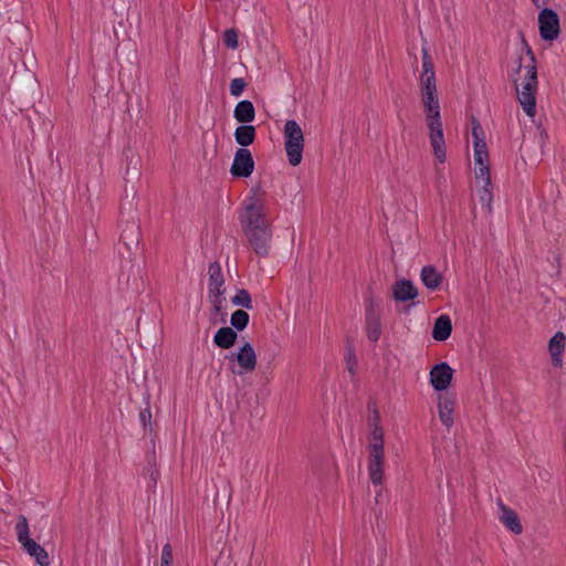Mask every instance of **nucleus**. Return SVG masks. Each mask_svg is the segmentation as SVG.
<instances>
[{"label": "nucleus", "mask_w": 566, "mask_h": 566, "mask_svg": "<svg viewBox=\"0 0 566 566\" xmlns=\"http://www.w3.org/2000/svg\"><path fill=\"white\" fill-rule=\"evenodd\" d=\"M241 223L254 253L260 258H266L270 253L272 230L270 221L265 217L264 205L251 198L250 202L245 205Z\"/></svg>", "instance_id": "nucleus-1"}, {"label": "nucleus", "mask_w": 566, "mask_h": 566, "mask_svg": "<svg viewBox=\"0 0 566 566\" xmlns=\"http://www.w3.org/2000/svg\"><path fill=\"white\" fill-rule=\"evenodd\" d=\"M421 95L426 113L427 126L429 128L430 145L433 149L434 157L439 163L443 164L447 159V149L442 129L438 92H424L421 93Z\"/></svg>", "instance_id": "nucleus-2"}, {"label": "nucleus", "mask_w": 566, "mask_h": 566, "mask_svg": "<svg viewBox=\"0 0 566 566\" xmlns=\"http://www.w3.org/2000/svg\"><path fill=\"white\" fill-rule=\"evenodd\" d=\"M284 147L291 166H297L303 158L304 135L301 126L294 119L285 122L284 129Z\"/></svg>", "instance_id": "nucleus-3"}, {"label": "nucleus", "mask_w": 566, "mask_h": 566, "mask_svg": "<svg viewBox=\"0 0 566 566\" xmlns=\"http://www.w3.org/2000/svg\"><path fill=\"white\" fill-rule=\"evenodd\" d=\"M15 533L18 542L22 545L23 549L34 559L40 566H50V558L46 551L30 537L29 524L24 515H19L15 524Z\"/></svg>", "instance_id": "nucleus-4"}, {"label": "nucleus", "mask_w": 566, "mask_h": 566, "mask_svg": "<svg viewBox=\"0 0 566 566\" xmlns=\"http://www.w3.org/2000/svg\"><path fill=\"white\" fill-rule=\"evenodd\" d=\"M224 358L230 363L229 368L234 375L252 373L256 367V354L249 342H245L237 353L227 354Z\"/></svg>", "instance_id": "nucleus-5"}, {"label": "nucleus", "mask_w": 566, "mask_h": 566, "mask_svg": "<svg viewBox=\"0 0 566 566\" xmlns=\"http://www.w3.org/2000/svg\"><path fill=\"white\" fill-rule=\"evenodd\" d=\"M542 8L538 14L539 35L545 41H554L560 32L559 18L553 9L545 8V6Z\"/></svg>", "instance_id": "nucleus-6"}, {"label": "nucleus", "mask_w": 566, "mask_h": 566, "mask_svg": "<svg viewBox=\"0 0 566 566\" xmlns=\"http://www.w3.org/2000/svg\"><path fill=\"white\" fill-rule=\"evenodd\" d=\"M254 170V159L248 148H239L233 158L230 172L237 178H248Z\"/></svg>", "instance_id": "nucleus-7"}, {"label": "nucleus", "mask_w": 566, "mask_h": 566, "mask_svg": "<svg viewBox=\"0 0 566 566\" xmlns=\"http://www.w3.org/2000/svg\"><path fill=\"white\" fill-rule=\"evenodd\" d=\"M472 139L475 165L489 163V153L485 143L484 130L475 117L472 118Z\"/></svg>", "instance_id": "nucleus-8"}, {"label": "nucleus", "mask_w": 566, "mask_h": 566, "mask_svg": "<svg viewBox=\"0 0 566 566\" xmlns=\"http://www.w3.org/2000/svg\"><path fill=\"white\" fill-rule=\"evenodd\" d=\"M430 384L437 391L446 390L452 380L453 369L450 367L448 363H440L434 365L430 373Z\"/></svg>", "instance_id": "nucleus-9"}, {"label": "nucleus", "mask_w": 566, "mask_h": 566, "mask_svg": "<svg viewBox=\"0 0 566 566\" xmlns=\"http://www.w3.org/2000/svg\"><path fill=\"white\" fill-rule=\"evenodd\" d=\"M421 93L438 92L433 63L427 49H422V72L420 75Z\"/></svg>", "instance_id": "nucleus-10"}, {"label": "nucleus", "mask_w": 566, "mask_h": 566, "mask_svg": "<svg viewBox=\"0 0 566 566\" xmlns=\"http://www.w3.org/2000/svg\"><path fill=\"white\" fill-rule=\"evenodd\" d=\"M385 452L368 451V475L374 485L381 484L384 481Z\"/></svg>", "instance_id": "nucleus-11"}, {"label": "nucleus", "mask_w": 566, "mask_h": 566, "mask_svg": "<svg viewBox=\"0 0 566 566\" xmlns=\"http://www.w3.org/2000/svg\"><path fill=\"white\" fill-rule=\"evenodd\" d=\"M365 327L367 338L373 343L378 342L381 335V323L380 315L375 311L373 301L366 305Z\"/></svg>", "instance_id": "nucleus-12"}, {"label": "nucleus", "mask_w": 566, "mask_h": 566, "mask_svg": "<svg viewBox=\"0 0 566 566\" xmlns=\"http://www.w3.org/2000/svg\"><path fill=\"white\" fill-rule=\"evenodd\" d=\"M209 295L222 296L224 294V277L222 274L221 265L219 262H212L209 264Z\"/></svg>", "instance_id": "nucleus-13"}, {"label": "nucleus", "mask_w": 566, "mask_h": 566, "mask_svg": "<svg viewBox=\"0 0 566 566\" xmlns=\"http://www.w3.org/2000/svg\"><path fill=\"white\" fill-rule=\"evenodd\" d=\"M418 296V289L407 279L398 280L392 285V297L397 302H407Z\"/></svg>", "instance_id": "nucleus-14"}, {"label": "nucleus", "mask_w": 566, "mask_h": 566, "mask_svg": "<svg viewBox=\"0 0 566 566\" xmlns=\"http://www.w3.org/2000/svg\"><path fill=\"white\" fill-rule=\"evenodd\" d=\"M566 346V336L563 332H556L549 339L548 352L554 367H562L563 353Z\"/></svg>", "instance_id": "nucleus-15"}, {"label": "nucleus", "mask_w": 566, "mask_h": 566, "mask_svg": "<svg viewBox=\"0 0 566 566\" xmlns=\"http://www.w3.org/2000/svg\"><path fill=\"white\" fill-rule=\"evenodd\" d=\"M455 407V399L452 395L439 396L438 411L439 418L446 428H451L453 424V411Z\"/></svg>", "instance_id": "nucleus-16"}, {"label": "nucleus", "mask_w": 566, "mask_h": 566, "mask_svg": "<svg viewBox=\"0 0 566 566\" xmlns=\"http://www.w3.org/2000/svg\"><path fill=\"white\" fill-rule=\"evenodd\" d=\"M500 521L515 535H520L523 532V526L515 511L507 507L503 503H500Z\"/></svg>", "instance_id": "nucleus-17"}, {"label": "nucleus", "mask_w": 566, "mask_h": 566, "mask_svg": "<svg viewBox=\"0 0 566 566\" xmlns=\"http://www.w3.org/2000/svg\"><path fill=\"white\" fill-rule=\"evenodd\" d=\"M422 284L430 291H437L442 284V275L438 272L436 266L426 265L422 268L420 273Z\"/></svg>", "instance_id": "nucleus-18"}, {"label": "nucleus", "mask_w": 566, "mask_h": 566, "mask_svg": "<svg viewBox=\"0 0 566 566\" xmlns=\"http://www.w3.org/2000/svg\"><path fill=\"white\" fill-rule=\"evenodd\" d=\"M452 332V323L449 315H440L433 324L432 337L438 342L447 340Z\"/></svg>", "instance_id": "nucleus-19"}, {"label": "nucleus", "mask_w": 566, "mask_h": 566, "mask_svg": "<svg viewBox=\"0 0 566 566\" xmlns=\"http://www.w3.org/2000/svg\"><path fill=\"white\" fill-rule=\"evenodd\" d=\"M238 339V333L232 327H220L213 336L216 346L222 349L231 348Z\"/></svg>", "instance_id": "nucleus-20"}, {"label": "nucleus", "mask_w": 566, "mask_h": 566, "mask_svg": "<svg viewBox=\"0 0 566 566\" xmlns=\"http://www.w3.org/2000/svg\"><path fill=\"white\" fill-rule=\"evenodd\" d=\"M233 116L237 122L242 124H249L255 118V108L251 101H240L233 111Z\"/></svg>", "instance_id": "nucleus-21"}, {"label": "nucleus", "mask_w": 566, "mask_h": 566, "mask_svg": "<svg viewBox=\"0 0 566 566\" xmlns=\"http://www.w3.org/2000/svg\"><path fill=\"white\" fill-rule=\"evenodd\" d=\"M140 240V230L139 226H137L134 221L127 222L122 230L120 241L124 245L132 250V248L137 247Z\"/></svg>", "instance_id": "nucleus-22"}, {"label": "nucleus", "mask_w": 566, "mask_h": 566, "mask_svg": "<svg viewBox=\"0 0 566 566\" xmlns=\"http://www.w3.org/2000/svg\"><path fill=\"white\" fill-rule=\"evenodd\" d=\"M256 136L255 127L249 124L240 125L234 130V139L241 148H247L254 143Z\"/></svg>", "instance_id": "nucleus-23"}, {"label": "nucleus", "mask_w": 566, "mask_h": 566, "mask_svg": "<svg viewBox=\"0 0 566 566\" xmlns=\"http://www.w3.org/2000/svg\"><path fill=\"white\" fill-rule=\"evenodd\" d=\"M514 83H516V80H513ZM516 86V93H517V99L525 112V114L530 117H533L536 113V98L535 94L533 93H526V92H520V87L517 84Z\"/></svg>", "instance_id": "nucleus-24"}, {"label": "nucleus", "mask_w": 566, "mask_h": 566, "mask_svg": "<svg viewBox=\"0 0 566 566\" xmlns=\"http://www.w3.org/2000/svg\"><path fill=\"white\" fill-rule=\"evenodd\" d=\"M368 451L385 452L384 431L379 423L370 424Z\"/></svg>", "instance_id": "nucleus-25"}, {"label": "nucleus", "mask_w": 566, "mask_h": 566, "mask_svg": "<svg viewBox=\"0 0 566 566\" xmlns=\"http://www.w3.org/2000/svg\"><path fill=\"white\" fill-rule=\"evenodd\" d=\"M525 82L520 92L536 93L537 88V69L536 65H526Z\"/></svg>", "instance_id": "nucleus-26"}, {"label": "nucleus", "mask_w": 566, "mask_h": 566, "mask_svg": "<svg viewBox=\"0 0 566 566\" xmlns=\"http://www.w3.org/2000/svg\"><path fill=\"white\" fill-rule=\"evenodd\" d=\"M249 321L250 316L245 311L237 310L231 315L230 324L235 332H242L247 328Z\"/></svg>", "instance_id": "nucleus-27"}, {"label": "nucleus", "mask_w": 566, "mask_h": 566, "mask_svg": "<svg viewBox=\"0 0 566 566\" xmlns=\"http://www.w3.org/2000/svg\"><path fill=\"white\" fill-rule=\"evenodd\" d=\"M231 302L233 305L242 306L247 310H251L253 307L251 295L244 289L239 290L237 294L231 298Z\"/></svg>", "instance_id": "nucleus-28"}, {"label": "nucleus", "mask_w": 566, "mask_h": 566, "mask_svg": "<svg viewBox=\"0 0 566 566\" xmlns=\"http://www.w3.org/2000/svg\"><path fill=\"white\" fill-rule=\"evenodd\" d=\"M479 199H480V202L484 207H486L488 211L491 212V210H492L491 203L493 200L491 184H483V187L479 190Z\"/></svg>", "instance_id": "nucleus-29"}, {"label": "nucleus", "mask_w": 566, "mask_h": 566, "mask_svg": "<svg viewBox=\"0 0 566 566\" xmlns=\"http://www.w3.org/2000/svg\"><path fill=\"white\" fill-rule=\"evenodd\" d=\"M223 43L227 48L229 49H237L238 45H239V42H238V32L235 29H227L224 32H223Z\"/></svg>", "instance_id": "nucleus-30"}, {"label": "nucleus", "mask_w": 566, "mask_h": 566, "mask_svg": "<svg viewBox=\"0 0 566 566\" xmlns=\"http://www.w3.org/2000/svg\"><path fill=\"white\" fill-rule=\"evenodd\" d=\"M145 403L146 407L140 410L139 412V420L143 424V427L146 429L147 427L151 426V411H150V401H149V395L145 397Z\"/></svg>", "instance_id": "nucleus-31"}, {"label": "nucleus", "mask_w": 566, "mask_h": 566, "mask_svg": "<svg viewBox=\"0 0 566 566\" xmlns=\"http://www.w3.org/2000/svg\"><path fill=\"white\" fill-rule=\"evenodd\" d=\"M247 86L245 81L242 77H235L230 83V94L232 96H240Z\"/></svg>", "instance_id": "nucleus-32"}, {"label": "nucleus", "mask_w": 566, "mask_h": 566, "mask_svg": "<svg viewBox=\"0 0 566 566\" xmlns=\"http://www.w3.org/2000/svg\"><path fill=\"white\" fill-rule=\"evenodd\" d=\"M475 177H476V179H481L484 184H491L489 163H483L482 165H478Z\"/></svg>", "instance_id": "nucleus-33"}, {"label": "nucleus", "mask_w": 566, "mask_h": 566, "mask_svg": "<svg viewBox=\"0 0 566 566\" xmlns=\"http://www.w3.org/2000/svg\"><path fill=\"white\" fill-rule=\"evenodd\" d=\"M345 359H346L347 369H348L349 374L354 376L356 373V370H355L356 356H355L354 348L350 345H348L346 348Z\"/></svg>", "instance_id": "nucleus-34"}, {"label": "nucleus", "mask_w": 566, "mask_h": 566, "mask_svg": "<svg viewBox=\"0 0 566 566\" xmlns=\"http://www.w3.org/2000/svg\"><path fill=\"white\" fill-rule=\"evenodd\" d=\"M171 563H172L171 546L169 544H166L163 547L161 558H160V566H170Z\"/></svg>", "instance_id": "nucleus-35"}, {"label": "nucleus", "mask_w": 566, "mask_h": 566, "mask_svg": "<svg viewBox=\"0 0 566 566\" xmlns=\"http://www.w3.org/2000/svg\"><path fill=\"white\" fill-rule=\"evenodd\" d=\"M209 300L210 302L212 303L213 305V310L216 313H220L221 310H222V306H223V298L222 296H217V295H209Z\"/></svg>", "instance_id": "nucleus-36"}, {"label": "nucleus", "mask_w": 566, "mask_h": 566, "mask_svg": "<svg viewBox=\"0 0 566 566\" xmlns=\"http://www.w3.org/2000/svg\"><path fill=\"white\" fill-rule=\"evenodd\" d=\"M368 408H369V410L373 411V419H371L373 422H370V424L379 423V411L376 408V406L374 405L371 408V405H369Z\"/></svg>", "instance_id": "nucleus-37"}, {"label": "nucleus", "mask_w": 566, "mask_h": 566, "mask_svg": "<svg viewBox=\"0 0 566 566\" xmlns=\"http://www.w3.org/2000/svg\"><path fill=\"white\" fill-rule=\"evenodd\" d=\"M525 48H526V54L530 57V64L528 65H536L535 55H534L532 49L527 45V43H525Z\"/></svg>", "instance_id": "nucleus-38"}, {"label": "nucleus", "mask_w": 566, "mask_h": 566, "mask_svg": "<svg viewBox=\"0 0 566 566\" xmlns=\"http://www.w3.org/2000/svg\"><path fill=\"white\" fill-rule=\"evenodd\" d=\"M536 8L544 7L548 3V0H531Z\"/></svg>", "instance_id": "nucleus-39"}, {"label": "nucleus", "mask_w": 566, "mask_h": 566, "mask_svg": "<svg viewBox=\"0 0 566 566\" xmlns=\"http://www.w3.org/2000/svg\"><path fill=\"white\" fill-rule=\"evenodd\" d=\"M522 56L518 57V63H517V66L516 69L514 70V73H520L521 72V69H522Z\"/></svg>", "instance_id": "nucleus-40"}, {"label": "nucleus", "mask_w": 566, "mask_h": 566, "mask_svg": "<svg viewBox=\"0 0 566 566\" xmlns=\"http://www.w3.org/2000/svg\"><path fill=\"white\" fill-rule=\"evenodd\" d=\"M151 479L156 482L157 481V478H158V472L157 471H153L151 474H150Z\"/></svg>", "instance_id": "nucleus-41"}, {"label": "nucleus", "mask_w": 566, "mask_h": 566, "mask_svg": "<svg viewBox=\"0 0 566 566\" xmlns=\"http://www.w3.org/2000/svg\"><path fill=\"white\" fill-rule=\"evenodd\" d=\"M379 499H380V492H377V494H376V502H378Z\"/></svg>", "instance_id": "nucleus-42"}]
</instances>
